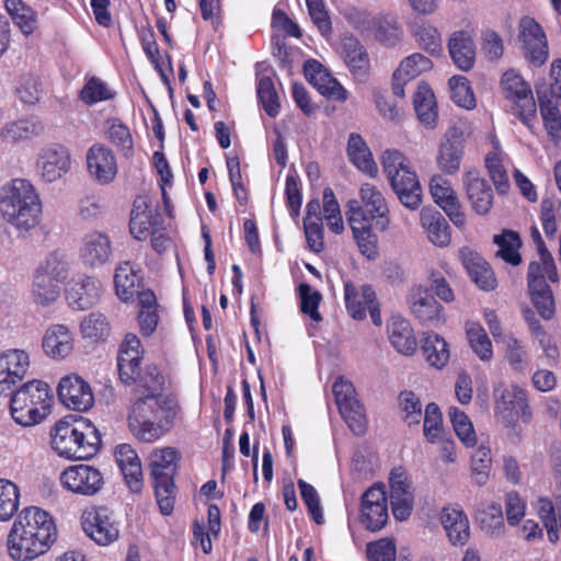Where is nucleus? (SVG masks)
<instances>
[{
  "label": "nucleus",
  "mask_w": 561,
  "mask_h": 561,
  "mask_svg": "<svg viewBox=\"0 0 561 561\" xmlns=\"http://www.w3.org/2000/svg\"><path fill=\"white\" fill-rule=\"evenodd\" d=\"M57 536L56 523L47 511L37 506L25 507L9 531L8 554L14 561H33L51 548Z\"/></svg>",
  "instance_id": "f257e3e1"
},
{
  "label": "nucleus",
  "mask_w": 561,
  "mask_h": 561,
  "mask_svg": "<svg viewBox=\"0 0 561 561\" xmlns=\"http://www.w3.org/2000/svg\"><path fill=\"white\" fill-rule=\"evenodd\" d=\"M162 393L134 394L127 424L133 436L141 443H154L169 433L181 411L178 402L163 399Z\"/></svg>",
  "instance_id": "f03ea898"
},
{
  "label": "nucleus",
  "mask_w": 561,
  "mask_h": 561,
  "mask_svg": "<svg viewBox=\"0 0 561 561\" xmlns=\"http://www.w3.org/2000/svg\"><path fill=\"white\" fill-rule=\"evenodd\" d=\"M146 351L139 336L128 332L122 339L116 356L118 380L134 394L163 392L165 378L156 364L142 367Z\"/></svg>",
  "instance_id": "7ed1b4c3"
},
{
  "label": "nucleus",
  "mask_w": 561,
  "mask_h": 561,
  "mask_svg": "<svg viewBox=\"0 0 561 561\" xmlns=\"http://www.w3.org/2000/svg\"><path fill=\"white\" fill-rule=\"evenodd\" d=\"M42 201L34 185L25 179H12L0 190V214L18 230L28 231L41 222Z\"/></svg>",
  "instance_id": "20e7f679"
},
{
  "label": "nucleus",
  "mask_w": 561,
  "mask_h": 561,
  "mask_svg": "<svg viewBox=\"0 0 561 561\" xmlns=\"http://www.w3.org/2000/svg\"><path fill=\"white\" fill-rule=\"evenodd\" d=\"M50 436L53 449L66 459H90L99 453L102 445L99 430L84 417L59 420Z\"/></svg>",
  "instance_id": "39448f33"
},
{
  "label": "nucleus",
  "mask_w": 561,
  "mask_h": 561,
  "mask_svg": "<svg viewBox=\"0 0 561 561\" xmlns=\"http://www.w3.org/2000/svg\"><path fill=\"white\" fill-rule=\"evenodd\" d=\"M181 455L171 446L153 448L148 457V474L160 513L170 515L175 505L178 488L174 481Z\"/></svg>",
  "instance_id": "423d86ee"
},
{
  "label": "nucleus",
  "mask_w": 561,
  "mask_h": 561,
  "mask_svg": "<svg viewBox=\"0 0 561 561\" xmlns=\"http://www.w3.org/2000/svg\"><path fill=\"white\" fill-rule=\"evenodd\" d=\"M10 393V415L23 427L42 423L51 412L54 396L45 381L33 379Z\"/></svg>",
  "instance_id": "0eeeda50"
},
{
  "label": "nucleus",
  "mask_w": 561,
  "mask_h": 561,
  "mask_svg": "<svg viewBox=\"0 0 561 561\" xmlns=\"http://www.w3.org/2000/svg\"><path fill=\"white\" fill-rule=\"evenodd\" d=\"M385 174L399 201L414 210L422 204V188L409 159L397 149H388L381 156Z\"/></svg>",
  "instance_id": "6e6552de"
},
{
  "label": "nucleus",
  "mask_w": 561,
  "mask_h": 561,
  "mask_svg": "<svg viewBox=\"0 0 561 561\" xmlns=\"http://www.w3.org/2000/svg\"><path fill=\"white\" fill-rule=\"evenodd\" d=\"M504 98L512 103V113L528 128L536 118L537 105L528 82L514 69L506 70L501 78Z\"/></svg>",
  "instance_id": "1a4fd4ad"
},
{
  "label": "nucleus",
  "mask_w": 561,
  "mask_h": 561,
  "mask_svg": "<svg viewBox=\"0 0 561 561\" xmlns=\"http://www.w3.org/2000/svg\"><path fill=\"white\" fill-rule=\"evenodd\" d=\"M68 276L67 262L50 255L41 264L33 280V298L37 305L49 306L55 302L60 294L59 284Z\"/></svg>",
  "instance_id": "9d476101"
},
{
  "label": "nucleus",
  "mask_w": 561,
  "mask_h": 561,
  "mask_svg": "<svg viewBox=\"0 0 561 561\" xmlns=\"http://www.w3.org/2000/svg\"><path fill=\"white\" fill-rule=\"evenodd\" d=\"M343 293L346 311L354 320L362 321L369 312L375 325L382 324L380 302L371 285L357 286L347 279L343 282Z\"/></svg>",
  "instance_id": "9b49d317"
},
{
  "label": "nucleus",
  "mask_w": 561,
  "mask_h": 561,
  "mask_svg": "<svg viewBox=\"0 0 561 561\" xmlns=\"http://www.w3.org/2000/svg\"><path fill=\"white\" fill-rule=\"evenodd\" d=\"M84 534L99 546H110L119 538V520L107 506H91L81 515Z\"/></svg>",
  "instance_id": "f8f14e48"
},
{
  "label": "nucleus",
  "mask_w": 561,
  "mask_h": 561,
  "mask_svg": "<svg viewBox=\"0 0 561 561\" xmlns=\"http://www.w3.org/2000/svg\"><path fill=\"white\" fill-rule=\"evenodd\" d=\"M332 392L339 412L350 430L357 436L364 435L367 420L364 405L356 398L354 385L341 376L334 381Z\"/></svg>",
  "instance_id": "ddd939ff"
},
{
  "label": "nucleus",
  "mask_w": 561,
  "mask_h": 561,
  "mask_svg": "<svg viewBox=\"0 0 561 561\" xmlns=\"http://www.w3.org/2000/svg\"><path fill=\"white\" fill-rule=\"evenodd\" d=\"M60 483L67 491L82 496H94L104 486V476L94 466L71 465L60 473Z\"/></svg>",
  "instance_id": "4468645a"
},
{
  "label": "nucleus",
  "mask_w": 561,
  "mask_h": 561,
  "mask_svg": "<svg viewBox=\"0 0 561 561\" xmlns=\"http://www.w3.org/2000/svg\"><path fill=\"white\" fill-rule=\"evenodd\" d=\"M389 519L388 497L383 483H375L360 497V523L369 531L381 530Z\"/></svg>",
  "instance_id": "2eb2a0df"
},
{
  "label": "nucleus",
  "mask_w": 561,
  "mask_h": 561,
  "mask_svg": "<svg viewBox=\"0 0 561 561\" xmlns=\"http://www.w3.org/2000/svg\"><path fill=\"white\" fill-rule=\"evenodd\" d=\"M346 218L356 244L363 255L374 260L378 255V239L363 206L357 201L347 204Z\"/></svg>",
  "instance_id": "dca6fc26"
},
{
  "label": "nucleus",
  "mask_w": 561,
  "mask_h": 561,
  "mask_svg": "<svg viewBox=\"0 0 561 561\" xmlns=\"http://www.w3.org/2000/svg\"><path fill=\"white\" fill-rule=\"evenodd\" d=\"M546 270H540L537 262H530L527 272V286L530 301L543 320H551L556 313L552 289L548 284Z\"/></svg>",
  "instance_id": "f3484780"
},
{
  "label": "nucleus",
  "mask_w": 561,
  "mask_h": 561,
  "mask_svg": "<svg viewBox=\"0 0 561 561\" xmlns=\"http://www.w3.org/2000/svg\"><path fill=\"white\" fill-rule=\"evenodd\" d=\"M410 310L414 318L426 327H439L445 323L444 307L436 300L431 289L419 285L409 295Z\"/></svg>",
  "instance_id": "a211bd4d"
},
{
  "label": "nucleus",
  "mask_w": 561,
  "mask_h": 561,
  "mask_svg": "<svg viewBox=\"0 0 561 561\" xmlns=\"http://www.w3.org/2000/svg\"><path fill=\"white\" fill-rule=\"evenodd\" d=\"M518 31L526 59L534 65H542L548 58V42L541 25L534 18L524 16Z\"/></svg>",
  "instance_id": "6ab92c4d"
},
{
  "label": "nucleus",
  "mask_w": 561,
  "mask_h": 561,
  "mask_svg": "<svg viewBox=\"0 0 561 561\" xmlns=\"http://www.w3.org/2000/svg\"><path fill=\"white\" fill-rule=\"evenodd\" d=\"M30 355L24 350L11 348L0 354V396L12 392L28 374Z\"/></svg>",
  "instance_id": "aec40b11"
},
{
  "label": "nucleus",
  "mask_w": 561,
  "mask_h": 561,
  "mask_svg": "<svg viewBox=\"0 0 561 561\" xmlns=\"http://www.w3.org/2000/svg\"><path fill=\"white\" fill-rule=\"evenodd\" d=\"M57 393L60 402L69 410L85 412L94 403V396L90 385L77 375L61 378Z\"/></svg>",
  "instance_id": "412c9836"
},
{
  "label": "nucleus",
  "mask_w": 561,
  "mask_h": 561,
  "mask_svg": "<svg viewBox=\"0 0 561 561\" xmlns=\"http://www.w3.org/2000/svg\"><path fill=\"white\" fill-rule=\"evenodd\" d=\"M85 160L88 173L94 182L107 185L115 180L118 167L112 149L95 144L88 149Z\"/></svg>",
  "instance_id": "4be33fe9"
},
{
  "label": "nucleus",
  "mask_w": 561,
  "mask_h": 561,
  "mask_svg": "<svg viewBox=\"0 0 561 561\" xmlns=\"http://www.w3.org/2000/svg\"><path fill=\"white\" fill-rule=\"evenodd\" d=\"M71 157L69 150L59 144L43 148L36 167L44 181L51 183L61 179L70 170Z\"/></svg>",
  "instance_id": "5701e85b"
},
{
  "label": "nucleus",
  "mask_w": 561,
  "mask_h": 561,
  "mask_svg": "<svg viewBox=\"0 0 561 561\" xmlns=\"http://www.w3.org/2000/svg\"><path fill=\"white\" fill-rule=\"evenodd\" d=\"M430 192L434 202L446 213L453 224L462 228L466 225V215L450 182L442 175H434L430 182Z\"/></svg>",
  "instance_id": "b1692460"
},
{
  "label": "nucleus",
  "mask_w": 561,
  "mask_h": 561,
  "mask_svg": "<svg viewBox=\"0 0 561 561\" xmlns=\"http://www.w3.org/2000/svg\"><path fill=\"white\" fill-rule=\"evenodd\" d=\"M304 73L307 81L323 96L339 102L346 101L347 91L318 60H306L304 64Z\"/></svg>",
  "instance_id": "393cba45"
},
{
  "label": "nucleus",
  "mask_w": 561,
  "mask_h": 561,
  "mask_svg": "<svg viewBox=\"0 0 561 561\" xmlns=\"http://www.w3.org/2000/svg\"><path fill=\"white\" fill-rule=\"evenodd\" d=\"M160 226H162L160 215L151 209L148 198L146 196H137L130 210V234L136 240L144 241Z\"/></svg>",
  "instance_id": "a878e982"
},
{
  "label": "nucleus",
  "mask_w": 561,
  "mask_h": 561,
  "mask_svg": "<svg viewBox=\"0 0 561 561\" xmlns=\"http://www.w3.org/2000/svg\"><path fill=\"white\" fill-rule=\"evenodd\" d=\"M495 413L506 426L515 424L520 417L528 422L531 414L525 391L520 388L503 390L495 401Z\"/></svg>",
  "instance_id": "bb28decb"
},
{
  "label": "nucleus",
  "mask_w": 561,
  "mask_h": 561,
  "mask_svg": "<svg viewBox=\"0 0 561 561\" xmlns=\"http://www.w3.org/2000/svg\"><path fill=\"white\" fill-rule=\"evenodd\" d=\"M463 185L471 208L478 215H486L493 205V190L488 181L480 176L476 169L468 170L463 176Z\"/></svg>",
  "instance_id": "cd10ccee"
},
{
  "label": "nucleus",
  "mask_w": 561,
  "mask_h": 561,
  "mask_svg": "<svg viewBox=\"0 0 561 561\" xmlns=\"http://www.w3.org/2000/svg\"><path fill=\"white\" fill-rule=\"evenodd\" d=\"M114 456L128 489L133 493H140L144 489V474L135 448L129 444H119L115 447Z\"/></svg>",
  "instance_id": "c85d7f7f"
},
{
  "label": "nucleus",
  "mask_w": 561,
  "mask_h": 561,
  "mask_svg": "<svg viewBox=\"0 0 561 561\" xmlns=\"http://www.w3.org/2000/svg\"><path fill=\"white\" fill-rule=\"evenodd\" d=\"M101 282L89 275H79L72 278L66 298L69 306L78 310L92 308L100 299Z\"/></svg>",
  "instance_id": "c756f323"
},
{
  "label": "nucleus",
  "mask_w": 561,
  "mask_h": 561,
  "mask_svg": "<svg viewBox=\"0 0 561 561\" xmlns=\"http://www.w3.org/2000/svg\"><path fill=\"white\" fill-rule=\"evenodd\" d=\"M114 287L116 296L123 302H131L135 298L139 300V294L147 289L144 288L141 271L136 270L128 261L119 263L115 268Z\"/></svg>",
  "instance_id": "7c9ffc66"
},
{
  "label": "nucleus",
  "mask_w": 561,
  "mask_h": 561,
  "mask_svg": "<svg viewBox=\"0 0 561 561\" xmlns=\"http://www.w3.org/2000/svg\"><path fill=\"white\" fill-rule=\"evenodd\" d=\"M459 257L470 278L479 288L490 291L496 287L497 282L493 270L478 252L465 247L460 249Z\"/></svg>",
  "instance_id": "2f4dec72"
},
{
  "label": "nucleus",
  "mask_w": 561,
  "mask_h": 561,
  "mask_svg": "<svg viewBox=\"0 0 561 561\" xmlns=\"http://www.w3.org/2000/svg\"><path fill=\"white\" fill-rule=\"evenodd\" d=\"M448 51L451 60L462 71H469L476 62V44L469 31L460 30L451 33L448 39Z\"/></svg>",
  "instance_id": "473e14b6"
},
{
  "label": "nucleus",
  "mask_w": 561,
  "mask_h": 561,
  "mask_svg": "<svg viewBox=\"0 0 561 561\" xmlns=\"http://www.w3.org/2000/svg\"><path fill=\"white\" fill-rule=\"evenodd\" d=\"M359 195L369 220L375 221L376 228L380 231L387 230L390 224V218L386 198L382 193L375 185L364 183L360 186Z\"/></svg>",
  "instance_id": "72a5a7b5"
},
{
  "label": "nucleus",
  "mask_w": 561,
  "mask_h": 561,
  "mask_svg": "<svg viewBox=\"0 0 561 561\" xmlns=\"http://www.w3.org/2000/svg\"><path fill=\"white\" fill-rule=\"evenodd\" d=\"M112 253L107 234L92 231L84 236L80 248V257L84 265L96 267L105 264Z\"/></svg>",
  "instance_id": "f704fd0d"
},
{
  "label": "nucleus",
  "mask_w": 561,
  "mask_h": 561,
  "mask_svg": "<svg viewBox=\"0 0 561 561\" xmlns=\"http://www.w3.org/2000/svg\"><path fill=\"white\" fill-rule=\"evenodd\" d=\"M388 339L392 347L403 356H412L417 351V341L409 320L392 317L387 327Z\"/></svg>",
  "instance_id": "c9c22d12"
},
{
  "label": "nucleus",
  "mask_w": 561,
  "mask_h": 561,
  "mask_svg": "<svg viewBox=\"0 0 561 561\" xmlns=\"http://www.w3.org/2000/svg\"><path fill=\"white\" fill-rule=\"evenodd\" d=\"M159 308L157 296L152 289L147 288L139 294L136 320L141 336L150 337L156 332L160 321Z\"/></svg>",
  "instance_id": "e433bc0d"
},
{
  "label": "nucleus",
  "mask_w": 561,
  "mask_h": 561,
  "mask_svg": "<svg viewBox=\"0 0 561 561\" xmlns=\"http://www.w3.org/2000/svg\"><path fill=\"white\" fill-rule=\"evenodd\" d=\"M73 336L65 324H53L44 334L42 346L45 354L54 359H62L73 351Z\"/></svg>",
  "instance_id": "4c0bfd02"
},
{
  "label": "nucleus",
  "mask_w": 561,
  "mask_h": 561,
  "mask_svg": "<svg viewBox=\"0 0 561 561\" xmlns=\"http://www.w3.org/2000/svg\"><path fill=\"white\" fill-rule=\"evenodd\" d=\"M465 145L461 134H446L442 140L437 164L446 174H455L460 169Z\"/></svg>",
  "instance_id": "58836bf2"
},
{
  "label": "nucleus",
  "mask_w": 561,
  "mask_h": 561,
  "mask_svg": "<svg viewBox=\"0 0 561 561\" xmlns=\"http://www.w3.org/2000/svg\"><path fill=\"white\" fill-rule=\"evenodd\" d=\"M442 525L454 546H465L470 537V526L467 515L458 507H444L440 515Z\"/></svg>",
  "instance_id": "ea45409f"
},
{
  "label": "nucleus",
  "mask_w": 561,
  "mask_h": 561,
  "mask_svg": "<svg viewBox=\"0 0 561 561\" xmlns=\"http://www.w3.org/2000/svg\"><path fill=\"white\" fill-rule=\"evenodd\" d=\"M342 56L351 72L356 77H365L369 71V57L365 47L353 35L342 38Z\"/></svg>",
  "instance_id": "a19ab883"
},
{
  "label": "nucleus",
  "mask_w": 561,
  "mask_h": 561,
  "mask_svg": "<svg viewBox=\"0 0 561 561\" xmlns=\"http://www.w3.org/2000/svg\"><path fill=\"white\" fill-rule=\"evenodd\" d=\"M421 224L430 241L437 247H447L451 241L450 227L446 218L435 209L421 211Z\"/></svg>",
  "instance_id": "79ce46f5"
},
{
  "label": "nucleus",
  "mask_w": 561,
  "mask_h": 561,
  "mask_svg": "<svg viewBox=\"0 0 561 561\" xmlns=\"http://www.w3.org/2000/svg\"><path fill=\"white\" fill-rule=\"evenodd\" d=\"M413 106L421 123L434 127L438 119L437 103L428 83L420 82L413 95Z\"/></svg>",
  "instance_id": "37998d69"
},
{
  "label": "nucleus",
  "mask_w": 561,
  "mask_h": 561,
  "mask_svg": "<svg viewBox=\"0 0 561 561\" xmlns=\"http://www.w3.org/2000/svg\"><path fill=\"white\" fill-rule=\"evenodd\" d=\"M347 154L350 161L362 172L370 178L378 174V167L374 161L373 154L364 140V138L356 133H352L347 141Z\"/></svg>",
  "instance_id": "c03bdc74"
},
{
  "label": "nucleus",
  "mask_w": 561,
  "mask_h": 561,
  "mask_svg": "<svg viewBox=\"0 0 561 561\" xmlns=\"http://www.w3.org/2000/svg\"><path fill=\"white\" fill-rule=\"evenodd\" d=\"M421 351L428 365L437 369L445 367L450 357L448 343L433 331L424 333L421 341Z\"/></svg>",
  "instance_id": "a18cd8bd"
},
{
  "label": "nucleus",
  "mask_w": 561,
  "mask_h": 561,
  "mask_svg": "<svg viewBox=\"0 0 561 561\" xmlns=\"http://www.w3.org/2000/svg\"><path fill=\"white\" fill-rule=\"evenodd\" d=\"M105 135L107 140L126 159L134 156V139L129 128L116 117L105 121Z\"/></svg>",
  "instance_id": "49530a36"
},
{
  "label": "nucleus",
  "mask_w": 561,
  "mask_h": 561,
  "mask_svg": "<svg viewBox=\"0 0 561 561\" xmlns=\"http://www.w3.org/2000/svg\"><path fill=\"white\" fill-rule=\"evenodd\" d=\"M4 7L14 24L24 35H31L37 27V13L22 0H5Z\"/></svg>",
  "instance_id": "de8ad7c7"
},
{
  "label": "nucleus",
  "mask_w": 561,
  "mask_h": 561,
  "mask_svg": "<svg viewBox=\"0 0 561 561\" xmlns=\"http://www.w3.org/2000/svg\"><path fill=\"white\" fill-rule=\"evenodd\" d=\"M376 39L387 47L396 46L402 36V31L394 16L379 14L371 19Z\"/></svg>",
  "instance_id": "09e8293b"
},
{
  "label": "nucleus",
  "mask_w": 561,
  "mask_h": 561,
  "mask_svg": "<svg viewBox=\"0 0 561 561\" xmlns=\"http://www.w3.org/2000/svg\"><path fill=\"white\" fill-rule=\"evenodd\" d=\"M493 241L499 247L496 255L503 261L513 266H517L522 263L519 249L523 243L518 232L503 230L501 234L494 236Z\"/></svg>",
  "instance_id": "8fccbe9b"
},
{
  "label": "nucleus",
  "mask_w": 561,
  "mask_h": 561,
  "mask_svg": "<svg viewBox=\"0 0 561 561\" xmlns=\"http://www.w3.org/2000/svg\"><path fill=\"white\" fill-rule=\"evenodd\" d=\"M115 96L116 92L112 90L106 82L95 76L88 78L79 92V99L85 105H93L100 102L110 101Z\"/></svg>",
  "instance_id": "3c124183"
},
{
  "label": "nucleus",
  "mask_w": 561,
  "mask_h": 561,
  "mask_svg": "<svg viewBox=\"0 0 561 561\" xmlns=\"http://www.w3.org/2000/svg\"><path fill=\"white\" fill-rule=\"evenodd\" d=\"M466 334L474 354L483 362L491 360L493 357V347L484 328L477 322L468 323Z\"/></svg>",
  "instance_id": "603ef678"
},
{
  "label": "nucleus",
  "mask_w": 561,
  "mask_h": 561,
  "mask_svg": "<svg viewBox=\"0 0 561 561\" xmlns=\"http://www.w3.org/2000/svg\"><path fill=\"white\" fill-rule=\"evenodd\" d=\"M80 330L84 339L103 342L111 334V324L103 313L91 312L81 321Z\"/></svg>",
  "instance_id": "864d4df0"
},
{
  "label": "nucleus",
  "mask_w": 561,
  "mask_h": 561,
  "mask_svg": "<svg viewBox=\"0 0 561 561\" xmlns=\"http://www.w3.org/2000/svg\"><path fill=\"white\" fill-rule=\"evenodd\" d=\"M413 37L417 45L430 53L431 55H438L443 50L442 36L437 27L428 22H421L414 25L412 31Z\"/></svg>",
  "instance_id": "5fc2aeb1"
},
{
  "label": "nucleus",
  "mask_w": 561,
  "mask_h": 561,
  "mask_svg": "<svg viewBox=\"0 0 561 561\" xmlns=\"http://www.w3.org/2000/svg\"><path fill=\"white\" fill-rule=\"evenodd\" d=\"M256 95L264 112L275 118L279 114L280 102L272 78L262 77L257 80Z\"/></svg>",
  "instance_id": "6e6d98bb"
},
{
  "label": "nucleus",
  "mask_w": 561,
  "mask_h": 561,
  "mask_svg": "<svg viewBox=\"0 0 561 561\" xmlns=\"http://www.w3.org/2000/svg\"><path fill=\"white\" fill-rule=\"evenodd\" d=\"M299 298V309L304 314H307L312 321H322V316L319 312V306L322 301V295L319 290L312 289L307 283H301L296 288Z\"/></svg>",
  "instance_id": "4d7b16f0"
},
{
  "label": "nucleus",
  "mask_w": 561,
  "mask_h": 561,
  "mask_svg": "<svg viewBox=\"0 0 561 561\" xmlns=\"http://www.w3.org/2000/svg\"><path fill=\"white\" fill-rule=\"evenodd\" d=\"M492 466L491 448L479 446L471 456V478L478 485H484L489 481Z\"/></svg>",
  "instance_id": "13d9d810"
},
{
  "label": "nucleus",
  "mask_w": 561,
  "mask_h": 561,
  "mask_svg": "<svg viewBox=\"0 0 561 561\" xmlns=\"http://www.w3.org/2000/svg\"><path fill=\"white\" fill-rule=\"evenodd\" d=\"M20 491L15 483L0 479V520L10 519L19 510Z\"/></svg>",
  "instance_id": "bf43d9fd"
},
{
  "label": "nucleus",
  "mask_w": 561,
  "mask_h": 561,
  "mask_svg": "<svg viewBox=\"0 0 561 561\" xmlns=\"http://www.w3.org/2000/svg\"><path fill=\"white\" fill-rule=\"evenodd\" d=\"M323 213L329 229L340 234L344 231V222L341 215L340 204L331 187L323 190Z\"/></svg>",
  "instance_id": "052dcab7"
},
{
  "label": "nucleus",
  "mask_w": 561,
  "mask_h": 561,
  "mask_svg": "<svg viewBox=\"0 0 561 561\" xmlns=\"http://www.w3.org/2000/svg\"><path fill=\"white\" fill-rule=\"evenodd\" d=\"M433 68L432 60L420 54L414 53L404 58L397 68V77L402 76L405 80H413L421 73L426 72Z\"/></svg>",
  "instance_id": "680f3d73"
},
{
  "label": "nucleus",
  "mask_w": 561,
  "mask_h": 561,
  "mask_svg": "<svg viewBox=\"0 0 561 561\" xmlns=\"http://www.w3.org/2000/svg\"><path fill=\"white\" fill-rule=\"evenodd\" d=\"M485 168L499 194H505L510 188L507 172L502 163L501 152L493 151L485 157Z\"/></svg>",
  "instance_id": "e2e57ef3"
},
{
  "label": "nucleus",
  "mask_w": 561,
  "mask_h": 561,
  "mask_svg": "<svg viewBox=\"0 0 561 561\" xmlns=\"http://www.w3.org/2000/svg\"><path fill=\"white\" fill-rule=\"evenodd\" d=\"M449 417L458 438L466 446H473L477 442L473 425L467 414L456 407L449 409Z\"/></svg>",
  "instance_id": "0e129e2a"
},
{
  "label": "nucleus",
  "mask_w": 561,
  "mask_h": 561,
  "mask_svg": "<svg viewBox=\"0 0 561 561\" xmlns=\"http://www.w3.org/2000/svg\"><path fill=\"white\" fill-rule=\"evenodd\" d=\"M449 87L453 101L467 110L476 106V98L469 80L463 76H454L449 79Z\"/></svg>",
  "instance_id": "69168bd1"
},
{
  "label": "nucleus",
  "mask_w": 561,
  "mask_h": 561,
  "mask_svg": "<svg viewBox=\"0 0 561 561\" xmlns=\"http://www.w3.org/2000/svg\"><path fill=\"white\" fill-rule=\"evenodd\" d=\"M477 520L481 528L488 533H494L504 526L503 511L499 503H489L477 512Z\"/></svg>",
  "instance_id": "338daca9"
},
{
  "label": "nucleus",
  "mask_w": 561,
  "mask_h": 561,
  "mask_svg": "<svg viewBox=\"0 0 561 561\" xmlns=\"http://www.w3.org/2000/svg\"><path fill=\"white\" fill-rule=\"evenodd\" d=\"M539 108L543 125L550 136L557 138L561 135V114L557 105L550 100H543L538 91Z\"/></svg>",
  "instance_id": "774afa93"
}]
</instances>
